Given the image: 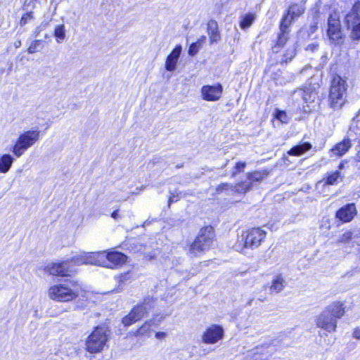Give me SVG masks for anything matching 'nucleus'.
Segmentation results:
<instances>
[{
  "mask_svg": "<svg viewBox=\"0 0 360 360\" xmlns=\"http://www.w3.org/2000/svg\"><path fill=\"white\" fill-rule=\"evenodd\" d=\"M107 330L104 327H96L86 341V349L90 353L101 352L108 341Z\"/></svg>",
  "mask_w": 360,
  "mask_h": 360,
  "instance_id": "39448f33",
  "label": "nucleus"
},
{
  "mask_svg": "<svg viewBox=\"0 0 360 360\" xmlns=\"http://www.w3.org/2000/svg\"><path fill=\"white\" fill-rule=\"evenodd\" d=\"M223 91L221 84L205 85L201 88L202 98L207 101H217L219 100Z\"/></svg>",
  "mask_w": 360,
  "mask_h": 360,
  "instance_id": "ddd939ff",
  "label": "nucleus"
},
{
  "mask_svg": "<svg viewBox=\"0 0 360 360\" xmlns=\"http://www.w3.org/2000/svg\"><path fill=\"white\" fill-rule=\"evenodd\" d=\"M41 29L39 27L36 28L34 31L35 36H38L39 33L41 32Z\"/></svg>",
  "mask_w": 360,
  "mask_h": 360,
  "instance_id": "864d4df0",
  "label": "nucleus"
},
{
  "mask_svg": "<svg viewBox=\"0 0 360 360\" xmlns=\"http://www.w3.org/2000/svg\"><path fill=\"white\" fill-rule=\"evenodd\" d=\"M264 174L260 172L255 171L252 173H248L247 174V181L248 182H252V186H253L254 182H257L263 179Z\"/></svg>",
  "mask_w": 360,
  "mask_h": 360,
  "instance_id": "72a5a7b5",
  "label": "nucleus"
},
{
  "mask_svg": "<svg viewBox=\"0 0 360 360\" xmlns=\"http://www.w3.org/2000/svg\"><path fill=\"white\" fill-rule=\"evenodd\" d=\"M346 82L340 76L333 77L329 94L330 105L335 110L340 109L345 103Z\"/></svg>",
  "mask_w": 360,
  "mask_h": 360,
  "instance_id": "f03ea898",
  "label": "nucleus"
},
{
  "mask_svg": "<svg viewBox=\"0 0 360 360\" xmlns=\"http://www.w3.org/2000/svg\"><path fill=\"white\" fill-rule=\"evenodd\" d=\"M317 30V22H316L314 25L311 26L310 32H314Z\"/></svg>",
  "mask_w": 360,
  "mask_h": 360,
  "instance_id": "09e8293b",
  "label": "nucleus"
},
{
  "mask_svg": "<svg viewBox=\"0 0 360 360\" xmlns=\"http://www.w3.org/2000/svg\"><path fill=\"white\" fill-rule=\"evenodd\" d=\"M286 281L282 275H276L272 281L270 286V290L272 292L278 293L281 292L285 287Z\"/></svg>",
  "mask_w": 360,
  "mask_h": 360,
  "instance_id": "bb28decb",
  "label": "nucleus"
},
{
  "mask_svg": "<svg viewBox=\"0 0 360 360\" xmlns=\"http://www.w3.org/2000/svg\"><path fill=\"white\" fill-rule=\"evenodd\" d=\"M266 236V232L261 228H253L244 235L243 248L255 249L258 248Z\"/></svg>",
  "mask_w": 360,
  "mask_h": 360,
  "instance_id": "1a4fd4ad",
  "label": "nucleus"
},
{
  "mask_svg": "<svg viewBox=\"0 0 360 360\" xmlns=\"http://www.w3.org/2000/svg\"><path fill=\"white\" fill-rule=\"evenodd\" d=\"M345 22L349 29L360 22V1L355 2L350 11L347 13Z\"/></svg>",
  "mask_w": 360,
  "mask_h": 360,
  "instance_id": "f3484780",
  "label": "nucleus"
},
{
  "mask_svg": "<svg viewBox=\"0 0 360 360\" xmlns=\"http://www.w3.org/2000/svg\"><path fill=\"white\" fill-rule=\"evenodd\" d=\"M181 53V46L180 45H177L167 57L165 61V69L167 71L173 72L175 70Z\"/></svg>",
  "mask_w": 360,
  "mask_h": 360,
  "instance_id": "a211bd4d",
  "label": "nucleus"
},
{
  "mask_svg": "<svg viewBox=\"0 0 360 360\" xmlns=\"http://www.w3.org/2000/svg\"><path fill=\"white\" fill-rule=\"evenodd\" d=\"M353 337L357 340H360V328H356L354 330Z\"/></svg>",
  "mask_w": 360,
  "mask_h": 360,
  "instance_id": "a18cd8bd",
  "label": "nucleus"
},
{
  "mask_svg": "<svg viewBox=\"0 0 360 360\" xmlns=\"http://www.w3.org/2000/svg\"><path fill=\"white\" fill-rule=\"evenodd\" d=\"M275 117L280 120L282 123H287L288 122L289 117L286 113V112L283 110H277Z\"/></svg>",
  "mask_w": 360,
  "mask_h": 360,
  "instance_id": "4c0bfd02",
  "label": "nucleus"
},
{
  "mask_svg": "<svg viewBox=\"0 0 360 360\" xmlns=\"http://www.w3.org/2000/svg\"><path fill=\"white\" fill-rule=\"evenodd\" d=\"M117 282L118 283L117 288L115 289L113 291L115 292H119L122 290L124 284L126 281L129 279V276L128 274H122L120 276H117L115 277Z\"/></svg>",
  "mask_w": 360,
  "mask_h": 360,
  "instance_id": "473e14b6",
  "label": "nucleus"
},
{
  "mask_svg": "<svg viewBox=\"0 0 360 360\" xmlns=\"http://www.w3.org/2000/svg\"><path fill=\"white\" fill-rule=\"evenodd\" d=\"M351 37L354 40H360V22L352 28Z\"/></svg>",
  "mask_w": 360,
  "mask_h": 360,
  "instance_id": "e433bc0d",
  "label": "nucleus"
},
{
  "mask_svg": "<svg viewBox=\"0 0 360 360\" xmlns=\"http://www.w3.org/2000/svg\"><path fill=\"white\" fill-rule=\"evenodd\" d=\"M24 16L27 17V19H31L32 18V12H30V13H27Z\"/></svg>",
  "mask_w": 360,
  "mask_h": 360,
  "instance_id": "603ef678",
  "label": "nucleus"
},
{
  "mask_svg": "<svg viewBox=\"0 0 360 360\" xmlns=\"http://www.w3.org/2000/svg\"><path fill=\"white\" fill-rule=\"evenodd\" d=\"M337 323L336 319L325 309L316 319V326L328 333L336 330Z\"/></svg>",
  "mask_w": 360,
  "mask_h": 360,
  "instance_id": "9b49d317",
  "label": "nucleus"
},
{
  "mask_svg": "<svg viewBox=\"0 0 360 360\" xmlns=\"http://www.w3.org/2000/svg\"><path fill=\"white\" fill-rule=\"evenodd\" d=\"M98 265L109 269H115L127 261V256L117 251L98 252Z\"/></svg>",
  "mask_w": 360,
  "mask_h": 360,
  "instance_id": "0eeeda50",
  "label": "nucleus"
},
{
  "mask_svg": "<svg viewBox=\"0 0 360 360\" xmlns=\"http://www.w3.org/2000/svg\"><path fill=\"white\" fill-rule=\"evenodd\" d=\"M40 138V131L38 129L25 131L20 134L11 152L17 158L22 156L25 152L37 143Z\"/></svg>",
  "mask_w": 360,
  "mask_h": 360,
  "instance_id": "7ed1b4c3",
  "label": "nucleus"
},
{
  "mask_svg": "<svg viewBox=\"0 0 360 360\" xmlns=\"http://www.w3.org/2000/svg\"><path fill=\"white\" fill-rule=\"evenodd\" d=\"M345 167V165L343 162H341L339 165H338V171H340L341 169H344Z\"/></svg>",
  "mask_w": 360,
  "mask_h": 360,
  "instance_id": "5fc2aeb1",
  "label": "nucleus"
},
{
  "mask_svg": "<svg viewBox=\"0 0 360 360\" xmlns=\"http://www.w3.org/2000/svg\"><path fill=\"white\" fill-rule=\"evenodd\" d=\"M305 9V1L302 0L299 3L291 4L286 12L291 18L297 19L304 13Z\"/></svg>",
  "mask_w": 360,
  "mask_h": 360,
  "instance_id": "b1692460",
  "label": "nucleus"
},
{
  "mask_svg": "<svg viewBox=\"0 0 360 360\" xmlns=\"http://www.w3.org/2000/svg\"><path fill=\"white\" fill-rule=\"evenodd\" d=\"M288 32H281L278 36L277 45L279 46H283L287 41L288 40Z\"/></svg>",
  "mask_w": 360,
  "mask_h": 360,
  "instance_id": "c9c22d12",
  "label": "nucleus"
},
{
  "mask_svg": "<svg viewBox=\"0 0 360 360\" xmlns=\"http://www.w3.org/2000/svg\"><path fill=\"white\" fill-rule=\"evenodd\" d=\"M181 193L177 191H169V197L168 200V205L170 206L171 203L178 201L181 198Z\"/></svg>",
  "mask_w": 360,
  "mask_h": 360,
  "instance_id": "58836bf2",
  "label": "nucleus"
},
{
  "mask_svg": "<svg viewBox=\"0 0 360 360\" xmlns=\"http://www.w3.org/2000/svg\"><path fill=\"white\" fill-rule=\"evenodd\" d=\"M233 185L229 184L227 183H223L217 187L216 191L217 192H221L223 191H228V190L231 191V189H233Z\"/></svg>",
  "mask_w": 360,
  "mask_h": 360,
  "instance_id": "37998d69",
  "label": "nucleus"
},
{
  "mask_svg": "<svg viewBox=\"0 0 360 360\" xmlns=\"http://www.w3.org/2000/svg\"><path fill=\"white\" fill-rule=\"evenodd\" d=\"M224 336V329L218 325H212L202 335V341L206 344H214Z\"/></svg>",
  "mask_w": 360,
  "mask_h": 360,
  "instance_id": "f8f14e48",
  "label": "nucleus"
},
{
  "mask_svg": "<svg viewBox=\"0 0 360 360\" xmlns=\"http://www.w3.org/2000/svg\"><path fill=\"white\" fill-rule=\"evenodd\" d=\"M295 94L301 96L303 101L307 104L314 103L317 98V93L310 89H299L295 92Z\"/></svg>",
  "mask_w": 360,
  "mask_h": 360,
  "instance_id": "393cba45",
  "label": "nucleus"
},
{
  "mask_svg": "<svg viewBox=\"0 0 360 360\" xmlns=\"http://www.w3.org/2000/svg\"><path fill=\"white\" fill-rule=\"evenodd\" d=\"M118 211L117 210H115L112 214H111V217L115 219H117L118 218Z\"/></svg>",
  "mask_w": 360,
  "mask_h": 360,
  "instance_id": "8fccbe9b",
  "label": "nucleus"
},
{
  "mask_svg": "<svg viewBox=\"0 0 360 360\" xmlns=\"http://www.w3.org/2000/svg\"><path fill=\"white\" fill-rule=\"evenodd\" d=\"M338 242L349 246L360 245V229L347 231L339 237Z\"/></svg>",
  "mask_w": 360,
  "mask_h": 360,
  "instance_id": "dca6fc26",
  "label": "nucleus"
},
{
  "mask_svg": "<svg viewBox=\"0 0 360 360\" xmlns=\"http://www.w3.org/2000/svg\"><path fill=\"white\" fill-rule=\"evenodd\" d=\"M46 271L49 274L56 276H69L75 272V269L71 266L70 260L52 263L46 266Z\"/></svg>",
  "mask_w": 360,
  "mask_h": 360,
  "instance_id": "9d476101",
  "label": "nucleus"
},
{
  "mask_svg": "<svg viewBox=\"0 0 360 360\" xmlns=\"http://www.w3.org/2000/svg\"><path fill=\"white\" fill-rule=\"evenodd\" d=\"M255 19V15L253 13H248L242 16L240 26L241 29L245 30L250 27Z\"/></svg>",
  "mask_w": 360,
  "mask_h": 360,
  "instance_id": "c756f323",
  "label": "nucleus"
},
{
  "mask_svg": "<svg viewBox=\"0 0 360 360\" xmlns=\"http://www.w3.org/2000/svg\"><path fill=\"white\" fill-rule=\"evenodd\" d=\"M352 147L351 140L349 138L344 139L342 141L336 143L330 150V152L335 156H342Z\"/></svg>",
  "mask_w": 360,
  "mask_h": 360,
  "instance_id": "6ab92c4d",
  "label": "nucleus"
},
{
  "mask_svg": "<svg viewBox=\"0 0 360 360\" xmlns=\"http://www.w3.org/2000/svg\"><path fill=\"white\" fill-rule=\"evenodd\" d=\"M48 25H49V22H43L40 25L39 27L42 30V29H44L46 27H47V26H48Z\"/></svg>",
  "mask_w": 360,
  "mask_h": 360,
  "instance_id": "3c124183",
  "label": "nucleus"
},
{
  "mask_svg": "<svg viewBox=\"0 0 360 360\" xmlns=\"http://www.w3.org/2000/svg\"><path fill=\"white\" fill-rule=\"evenodd\" d=\"M253 300H254L253 298H252V299H250V300L248 301V302L247 303V305H248V306L252 305V302Z\"/></svg>",
  "mask_w": 360,
  "mask_h": 360,
  "instance_id": "4d7b16f0",
  "label": "nucleus"
},
{
  "mask_svg": "<svg viewBox=\"0 0 360 360\" xmlns=\"http://www.w3.org/2000/svg\"><path fill=\"white\" fill-rule=\"evenodd\" d=\"M200 45L198 43H193L191 44L188 49V54L191 56H195L199 51Z\"/></svg>",
  "mask_w": 360,
  "mask_h": 360,
  "instance_id": "a19ab883",
  "label": "nucleus"
},
{
  "mask_svg": "<svg viewBox=\"0 0 360 360\" xmlns=\"http://www.w3.org/2000/svg\"><path fill=\"white\" fill-rule=\"evenodd\" d=\"M20 44H21V43H20V41H18V42L15 44V46H16V47H19V46H20Z\"/></svg>",
  "mask_w": 360,
  "mask_h": 360,
  "instance_id": "13d9d810",
  "label": "nucleus"
},
{
  "mask_svg": "<svg viewBox=\"0 0 360 360\" xmlns=\"http://www.w3.org/2000/svg\"><path fill=\"white\" fill-rule=\"evenodd\" d=\"M340 18V13L333 11L328 19L327 36L335 44H340L343 36Z\"/></svg>",
  "mask_w": 360,
  "mask_h": 360,
  "instance_id": "6e6552de",
  "label": "nucleus"
},
{
  "mask_svg": "<svg viewBox=\"0 0 360 360\" xmlns=\"http://www.w3.org/2000/svg\"><path fill=\"white\" fill-rule=\"evenodd\" d=\"M344 179V175L340 171L336 170L330 172H327L325 176L322 179L321 182H323L324 185H337L341 182Z\"/></svg>",
  "mask_w": 360,
  "mask_h": 360,
  "instance_id": "aec40b11",
  "label": "nucleus"
},
{
  "mask_svg": "<svg viewBox=\"0 0 360 360\" xmlns=\"http://www.w3.org/2000/svg\"><path fill=\"white\" fill-rule=\"evenodd\" d=\"M27 17H25V16H24V15H23V16L22 17L21 20H20V25H25V24H26V22H27Z\"/></svg>",
  "mask_w": 360,
  "mask_h": 360,
  "instance_id": "de8ad7c7",
  "label": "nucleus"
},
{
  "mask_svg": "<svg viewBox=\"0 0 360 360\" xmlns=\"http://www.w3.org/2000/svg\"><path fill=\"white\" fill-rule=\"evenodd\" d=\"M312 148V145L309 142H300L297 145L291 148L287 154L292 156H300L304 155Z\"/></svg>",
  "mask_w": 360,
  "mask_h": 360,
  "instance_id": "5701e85b",
  "label": "nucleus"
},
{
  "mask_svg": "<svg viewBox=\"0 0 360 360\" xmlns=\"http://www.w3.org/2000/svg\"><path fill=\"white\" fill-rule=\"evenodd\" d=\"M98 252H82L72 257L70 262L75 265L91 264L98 265L97 259Z\"/></svg>",
  "mask_w": 360,
  "mask_h": 360,
  "instance_id": "4468645a",
  "label": "nucleus"
},
{
  "mask_svg": "<svg viewBox=\"0 0 360 360\" xmlns=\"http://www.w3.org/2000/svg\"><path fill=\"white\" fill-rule=\"evenodd\" d=\"M86 292L78 281L65 279L62 283L53 285L48 290L49 297L57 302H69L81 296L85 297Z\"/></svg>",
  "mask_w": 360,
  "mask_h": 360,
  "instance_id": "f257e3e1",
  "label": "nucleus"
},
{
  "mask_svg": "<svg viewBox=\"0 0 360 360\" xmlns=\"http://www.w3.org/2000/svg\"><path fill=\"white\" fill-rule=\"evenodd\" d=\"M295 56V50L294 49H288L284 55L285 62L290 61Z\"/></svg>",
  "mask_w": 360,
  "mask_h": 360,
  "instance_id": "79ce46f5",
  "label": "nucleus"
},
{
  "mask_svg": "<svg viewBox=\"0 0 360 360\" xmlns=\"http://www.w3.org/2000/svg\"><path fill=\"white\" fill-rule=\"evenodd\" d=\"M246 166V163L245 162H238L235 165V171L233 172L231 176L235 177L237 173L242 172L244 171Z\"/></svg>",
  "mask_w": 360,
  "mask_h": 360,
  "instance_id": "ea45409f",
  "label": "nucleus"
},
{
  "mask_svg": "<svg viewBox=\"0 0 360 360\" xmlns=\"http://www.w3.org/2000/svg\"><path fill=\"white\" fill-rule=\"evenodd\" d=\"M252 188V182H248V181H245L243 182L239 183L236 186H233L231 191H235L236 193H245L249 191Z\"/></svg>",
  "mask_w": 360,
  "mask_h": 360,
  "instance_id": "7c9ffc66",
  "label": "nucleus"
},
{
  "mask_svg": "<svg viewBox=\"0 0 360 360\" xmlns=\"http://www.w3.org/2000/svg\"><path fill=\"white\" fill-rule=\"evenodd\" d=\"M43 47L44 45L42 41L34 40L30 45L27 51L29 53H34L36 52L41 51L43 49Z\"/></svg>",
  "mask_w": 360,
  "mask_h": 360,
  "instance_id": "f704fd0d",
  "label": "nucleus"
},
{
  "mask_svg": "<svg viewBox=\"0 0 360 360\" xmlns=\"http://www.w3.org/2000/svg\"><path fill=\"white\" fill-rule=\"evenodd\" d=\"M54 36L58 43H60L65 37V30L64 25H57L54 29Z\"/></svg>",
  "mask_w": 360,
  "mask_h": 360,
  "instance_id": "2f4dec72",
  "label": "nucleus"
},
{
  "mask_svg": "<svg viewBox=\"0 0 360 360\" xmlns=\"http://www.w3.org/2000/svg\"><path fill=\"white\" fill-rule=\"evenodd\" d=\"M356 158L359 162H360V151H359L356 154Z\"/></svg>",
  "mask_w": 360,
  "mask_h": 360,
  "instance_id": "6e6d98bb",
  "label": "nucleus"
},
{
  "mask_svg": "<svg viewBox=\"0 0 360 360\" xmlns=\"http://www.w3.org/2000/svg\"><path fill=\"white\" fill-rule=\"evenodd\" d=\"M205 40H206V37L201 36L195 43H198V44L200 45V46H201V45L205 41Z\"/></svg>",
  "mask_w": 360,
  "mask_h": 360,
  "instance_id": "49530a36",
  "label": "nucleus"
},
{
  "mask_svg": "<svg viewBox=\"0 0 360 360\" xmlns=\"http://www.w3.org/2000/svg\"><path fill=\"white\" fill-rule=\"evenodd\" d=\"M13 158L9 154H4L0 158V172L6 173L11 168Z\"/></svg>",
  "mask_w": 360,
  "mask_h": 360,
  "instance_id": "cd10ccee",
  "label": "nucleus"
},
{
  "mask_svg": "<svg viewBox=\"0 0 360 360\" xmlns=\"http://www.w3.org/2000/svg\"><path fill=\"white\" fill-rule=\"evenodd\" d=\"M236 248L237 249H238V248H239V245H236Z\"/></svg>",
  "mask_w": 360,
  "mask_h": 360,
  "instance_id": "bf43d9fd",
  "label": "nucleus"
},
{
  "mask_svg": "<svg viewBox=\"0 0 360 360\" xmlns=\"http://www.w3.org/2000/svg\"><path fill=\"white\" fill-rule=\"evenodd\" d=\"M155 336L158 340H164L167 337V333L157 332V333H155Z\"/></svg>",
  "mask_w": 360,
  "mask_h": 360,
  "instance_id": "c03bdc74",
  "label": "nucleus"
},
{
  "mask_svg": "<svg viewBox=\"0 0 360 360\" xmlns=\"http://www.w3.org/2000/svg\"><path fill=\"white\" fill-rule=\"evenodd\" d=\"M153 324V320H148L146 321L141 327H139L137 330L135 331H131V333L137 337V336H142V337H150V331H151V326Z\"/></svg>",
  "mask_w": 360,
  "mask_h": 360,
  "instance_id": "a878e982",
  "label": "nucleus"
},
{
  "mask_svg": "<svg viewBox=\"0 0 360 360\" xmlns=\"http://www.w3.org/2000/svg\"><path fill=\"white\" fill-rule=\"evenodd\" d=\"M356 214L355 204L349 203L340 208L336 212L335 217L342 223H347L351 221Z\"/></svg>",
  "mask_w": 360,
  "mask_h": 360,
  "instance_id": "2eb2a0df",
  "label": "nucleus"
},
{
  "mask_svg": "<svg viewBox=\"0 0 360 360\" xmlns=\"http://www.w3.org/2000/svg\"><path fill=\"white\" fill-rule=\"evenodd\" d=\"M155 300L153 297H146L143 302L134 307L130 312L123 317L122 323L125 326H129L146 316L154 307Z\"/></svg>",
  "mask_w": 360,
  "mask_h": 360,
  "instance_id": "20e7f679",
  "label": "nucleus"
},
{
  "mask_svg": "<svg viewBox=\"0 0 360 360\" xmlns=\"http://www.w3.org/2000/svg\"><path fill=\"white\" fill-rule=\"evenodd\" d=\"M214 233L211 226H207L200 232L194 242L190 245L189 252L193 255L210 248L213 243Z\"/></svg>",
  "mask_w": 360,
  "mask_h": 360,
  "instance_id": "423d86ee",
  "label": "nucleus"
},
{
  "mask_svg": "<svg viewBox=\"0 0 360 360\" xmlns=\"http://www.w3.org/2000/svg\"><path fill=\"white\" fill-rule=\"evenodd\" d=\"M336 321L340 319L345 314V308L343 304L340 302H335L328 305L325 309Z\"/></svg>",
  "mask_w": 360,
  "mask_h": 360,
  "instance_id": "412c9836",
  "label": "nucleus"
},
{
  "mask_svg": "<svg viewBox=\"0 0 360 360\" xmlns=\"http://www.w3.org/2000/svg\"><path fill=\"white\" fill-rule=\"evenodd\" d=\"M207 34L210 44L217 43L221 39L218 24L216 20H210L207 23Z\"/></svg>",
  "mask_w": 360,
  "mask_h": 360,
  "instance_id": "4be33fe9",
  "label": "nucleus"
},
{
  "mask_svg": "<svg viewBox=\"0 0 360 360\" xmlns=\"http://www.w3.org/2000/svg\"><path fill=\"white\" fill-rule=\"evenodd\" d=\"M260 301H264V299H259Z\"/></svg>",
  "mask_w": 360,
  "mask_h": 360,
  "instance_id": "052dcab7",
  "label": "nucleus"
},
{
  "mask_svg": "<svg viewBox=\"0 0 360 360\" xmlns=\"http://www.w3.org/2000/svg\"><path fill=\"white\" fill-rule=\"evenodd\" d=\"M295 20V18H291L287 12L285 13L280 22V31L289 32V27Z\"/></svg>",
  "mask_w": 360,
  "mask_h": 360,
  "instance_id": "c85d7f7f",
  "label": "nucleus"
}]
</instances>
